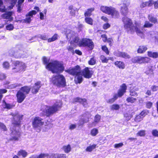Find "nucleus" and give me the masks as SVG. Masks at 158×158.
Instances as JSON below:
<instances>
[{"label":"nucleus","mask_w":158,"mask_h":158,"mask_svg":"<svg viewBox=\"0 0 158 158\" xmlns=\"http://www.w3.org/2000/svg\"><path fill=\"white\" fill-rule=\"evenodd\" d=\"M65 34H66L68 39H71L70 43V45L67 47V49L73 53H74V48L77 45L80 46H87L91 49L94 48V44L91 40L84 39L79 41L77 34L69 29H66Z\"/></svg>","instance_id":"f257e3e1"},{"label":"nucleus","mask_w":158,"mask_h":158,"mask_svg":"<svg viewBox=\"0 0 158 158\" xmlns=\"http://www.w3.org/2000/svg\"><path fill=\"white\" fill-rule=\"evenodd\" d=\"M12 116L13 119L12 121V125L10 128L11 133L10 135L11 137L7 139L8 140L17 141L20 137V133L19 130V126L20 124L21 120H22L23 115L18 113L13 114Z\"/></svg>","instance_id":"f03ea898"},{"label":"nucleus","mask_w":158,"mask_h":158,"mask_svg":"<svg viewBox=\"0 0 158 158\" xmlns=\"http://www.w3.org/2000/svg\"><path fill=\"white\" fill-rule=\"evenodd\" d=\"M46 69L53 73H60L63 72L64 67L63 64L59 61H54L49 63L46 66Z\"/></svg>","instance_id":"7ed1b4c3"},{"label":"nucleus","mask_w":158,"mask_h":158,"mask_svg":"<svg viewBox=\"0 0 158 158\" xmlns=\"http://www.w3.org/2000/svg\"><path fill=\"white\" fill-rule=\"evenodd\" d=\"M70 74L75 76L74 81L76 83H81L83 81L82 71L79 66L77 65L73 68L67 70Z\"/></svg>","instance_id":"20e7f679"},{"label":"nucleus","mask_w":158,"mask_h":158,"mask_svg":"<svg viewBox=\"0 0 158 158\" xmlns=\"http://www.w3.org/2000/svg\"><path fill=\"white\" fill-rule=\"evenodd\" d=\"M135 29L137 35L143 38L144 37L143 33L141 29L143 28H150L153 26V24L150 23L149 21H146L143 25L141 24L139 22H135Z\"/></svg>","instance_id":"39448f33"},{"label":"nucleus","mask_w":158,"mask_h":158,"mask_svg":"<svg viewBox=\"0 0 158 158\" xmlns=\"http://www.w3.org/2000/svg\"><path fill=\"white\" fill-rule=\"evenodd\" d=\"M51 81L54 85L59 87H64L66 85L65 78L61 74L53 76L51 79Z\"/></svg>","instance_id":"423d86ee"},{"label":"nucleus","mask_w":158,"mask_h":158,"mask_svg":"<svg viewBox=\"0 0 158 158\" xmlns=\"http://www.w3.org/2000/svg\"><path fill=\"white\" fill-rule=\"evenodd\" d=\"M61 105V102L59 101L56 102L52 106L48 107L45 106V110H44V114L48 116L50 114H53L60 108Z\"/></svg>","instance_id":"0eeeda50"},{"label":"nucleus","mask_w":158,"mask_h":158,"mask_svg":"<svg viewBox=\"0 0 158 158\" xmlns=\"http://www.w3.org/2000/svg\"><path fill=\"white\" fill-rule=\"evenodd\" d=\"M30 88L28 86L22 87L17 94V101L19 103L22 102L26 97V95L29 92Z\"/></svg>","instance_id":"6e6552de"},{"label":"nucleus","mask_w":158,"mask_h":158,"mask_svg":"<svg viewBox=\"0 0 158 158\" xmlns=\"http://www.w3.org/2000/svg\"><path fill=\"white\" fill-rule=\"evenodd\" d=\"M127 89V87L126 85L124 84H123L119 89L118 94H114L113 98L107 100V102L110 104L113 103L118 97H120L124 94L126 92Z\"/></svg>","instance_id":"1a4fd4ad"},{"label":"nucleus","mask_w":158,"mask_h":158,"mask_svg":"<svg viewBox=\"0 0 158 158\" xmlns=\"http://www.w3.org/2000/svg\"><path fill=\"white\" fill-rule=\"evenodd\" d=\"M12 64V66L14 67L12 69L13 72H14L24 71L26 68V64L20 61H14Z\"/></svg>","instance_id":"9d476101"},{"label":"nucleus","mask_w":158,"mask_h":158,"mask_svg":"<svg viewBox=\"0 0 158 158\" xmlns=\"http://www.w3.org/2000/svg\"><path fill=\"white\" fill-rule=\"evenodd\" d=\"M122 20L124 24V27L128 30V31H130L131 32L135 31L134 27L135 23L132 26V23L131 19L127 17H124L122 19Z\"/></svg>","instance_id":"9b49d317"},{"label":"nucleus","mask_w":158,"mask_h":158,"mask_svg":"<svg viewBox=\"0 0 158 158\" xmlns=\"http://www.w3.org/2000/svg\"><path fill=\"white\" fill-rule=\"evenodd\" d=\"M32 125L35 129L38 130V131H40V128L44 124L43 119L39 117H35L33 120Z\"/></svg>","instance_id":"f8f14e48"},{"label":"nucleus","mask_w":158,"mask_h":158,"mask_svg":"<svg viewBox=\"0 0 158 158\" xmlns=\"http://www.w3.org/2000/svg\"><path fill=\"white\" fill-rule=\"evenodd\" d=\"M131 61L134 63L139 64L148 63L150 61V59L147 57L136 56L132 58Z\"/></svg>","instance_id":"ddd939ff"},{"label":"nucleus","mask_w":158,"mask_h":158,"mask_svg":"<svg viewBox=\"0 0 158 158\" xmlns=\"http://www.w3.org/2000/svg\"><path fill=\"white\" fill-rule=\"evenodd\" d=\"M93 72L92 70H89L88 68H86L83 69L82 72V76L87 78L91 77Z\"/></svg>","instance_id":"4468645a"},{"label":"nucleus","mask_w":158,"mask_h":158,"mask_svg":"<svg viewBox=\"0 0 158 158\" xmlns=\"http://www.w3.org/2000/svg\"><path fill=\"white\" fill-rule=\"evenodd\" d=\"M114 7L110 6H102L101 7V10L103 13L110 15Z\"/></svg>","instance_id":"2eb2a0df"},{"label":"nucleus","mask_w":158,"mask_h":158,"mask_svg":"<svg viewBox=\"0 0 158 158\" xmlns=\"http://www.w3.org/2000/svg\"><path fill=\"white\" fill-rule=\"evenodd\" d=\"M74 102L81 103L85 107H87L88 106V104L86 99H82L79 98H77L74 99Z\"/></svg>","instance_id":"dca6fc26"},{"label":"nucleus","mask_w":158,"mask_h":158,"mask_svg":"<svg viewBox=\"0 0 158 158\" xmlns=\"http://www.w3.org/2000/svg\"><path fill=\"white\" fill-rule=\"evenodd\" d=\"M129 3H128L127 4L124 3L121 6V11L123 15H127L128 12L127 6L129 5Z\"/></svg>","instance_id":"f3484780"},{"label":"nucleus","mask_w":158,"mask_h":158,"mask_svg":"<svg viewBox=\"0 0 158 158\" xmlns=\"http://www.w3.org/2000/svg\"><path fill=\"white\" fill-rule=\"evenodd\" d=\"M41 87L40 82V81L37 82L35 84L34 86L32 89V92L33 94H35L37 93L39 88Z\"/></svg>","instance_id":"a211bd4d"},{"label":"nucleus","mask_w":158,"mask_h":158,"mask_svg":"<svg viewBox=\"0 0 158 158\" xmlns=\"http://www.w3.org/2000/svg\"><path fill=\"white\" fill-rule=\"evenodd\" d=\"M2 106L5 109H10L14 107L15 105L13 103L10 104L6 103L5 100H3L2 102Z\"/></svg>","instance_id":"6ab92c4d"},{"label":"nucleus","mask_w":158,"mask_h":158,"mask_svg":"<svg viewBox=\"0 0 158 158\" xmlns=\"http://www.w3.org/2000/svg\"><path fill=\"white\" fill-rule=\"evenodd\" d=\"M12 12H8L2 15V17L5 19H8L10 21H12L13 18L11 16L12 15Z\"/></svg>","instance_id":"aec40b11"},{"label":"nucleus","mask_w":158,"mask_h":158,"mask_svg":"<svg viewBox=\"0 0 158 158\" xmlns=\"http://www.w3.org/2000/svg\"><path fill=\"white\" fill-rule=\"evenodd\" d=\"M153 67L149 65L146 68L144 73L150 76L153 74Z\"/></svg>","instance_id":"412c9836"},{"label":"nucleus","mask_w":158,"mask_h":158,"mask_svg":"<svg viewBox=\"0 0 158 158\" xmlns=\"http://www.w3.org/2000/svg\"><path fill=\"white\" fill-rule=\"evenodd\" d=\"M115 55L117 56L125 58H130L129 56L125 52H115Z\"/></svg>","instance_id":"4be33fe9"},{"label":"nucleus","mask_w":158,"mask_h":158,"mask_svg":"<svg viewBox=\"0 0 158 158\" xmlns=\"http://www.w3.org/2000/svg\"><path fill=\"white\" fill-rule=\"evenodd\" d=\"M110 15L111 16L112 18H117L119 16V12L114 8H113Z\"/></svg>","instance_id":"5701e85b"},{"label":"nucleus","mask_w":158,"mask_h":158,"mask_svg":"<svg viewBox=\"0 0 158 158\" xmlns=\"http://www.w3.org/2000/svg\"><path fill=\"white\" fill-rule=\"evenodd\" d=\"M34 9L35 10H32V11L29 12L27 14V16H30L32 17L33 15H35L37 12L40 11L39 8L37 6L35 7Z\"/></svg>","instance_id":"b1692460"},{"label":"nucleus","mask_w":158,"mask_h":158,"mask_svg":"<svg viewBox=\"0 0 158 158\" xmlns=\"http://www.w3.org/2000/svg\"><path fill=\"white\" fill-rule=\"evenodd\" d=\"M48 156V154L41 153L39 155H33L29 158H44Z\"/></svg>","instance_id":"393cba45"},{"label":"nucleus","mask_w":158,"mask_h":158,"mask_svg":"<svg viewBox=\"0 0 158 158\" xmlns=\"http://www.w3.org/2000/svg\"><path fill=\"white\" fill-rule=\"evenodd\" d=\"M153 0H149L148 1L142 3L140 5L141 8H143L146 6H150L153 4Z\"/></svg>","instance_id":"a878e982"},{"label":"nucleus","mask_w":158,"mask_h":158,"mask_svg":"<svg viewBox=\"0 0 158 158\" xmlns=\"http://www.w3.org/2000/svg\"><path fill=\"white\" fill-rule=\"evenodd\" d=\"M148 55L149 57L154 58H158V52L148 51Z\"/></svg>","instance_id":"bb28decb"},{"label":"nucleus","mask_w":158,"mask_h":158,"mask_svg":"<svg viewBox=\"0 0 158 158\" xmlns=\"http://www.w3.org/2000/svg\"><path fill=\"white\" fill-rule=\"evenodd\" d=\"M138 90V88L137 87H134L132 89H131L130 90V95L131 96H137L138 94L136 91Z\"/></svg>","instance_id":"cd10ccee"},{"label":"nucleus","mask_w":158,"mask_h":158,"mask_svg":"<svg viewBox=\"0 0 158 158\" xmlns=\"http://www.w3.org/2000/svg\"><path fill=\"white\" fill-rule=\"evenodd\" d=\"M147 49V48L144 46H139L137 50V52L139 53H143L145 52Z\"/></svg>","instance_id":"c85d7f7f"},{"label":"nucleus","mask_w":158,"mask_h":158,"mask_svg":"<svg viewBox=\"0 0 158 158\" xmlns=\"http://www.w3.org/2000/svg\"><path fill=\"white\" fill-rule=\"evenodd\" d=\"M115 65L120 69H124L125 68L124 63L120 61H117L115 62Z\"/></svg>","instance_id":"c756f323"},{"label":"nucleus","mask_w":158,"mask_h":158,"mask_svg":"<svg viewBox=\"0 0 158 158\" xmlns=\"http://www.w3.org/2000/svg\"><path fill=\"white\" fill-rule=\"evenodd\" d=\"M27 153L25 150H21L19 151L17 153L18 156H22L23 157H26L27 155Z\"/></svg>","instance_id":"7c9ffc66"},{"label":"nucleus","mask_w":158,"mask_h":158,"mask_svg":"<svg viewBox=\"0 0 158 158\" xmlns=\"http://www.w3.org/2000/svg\"><path fill=\"white\" fill-rule=\"evenodd\" d=\"M120 108L119 105L118 104H113L110 106V109L111 110H118Z\"/></svg>","instance_id":"2f4dec72"},{"label":"nucleus","mask_w":158,"mask_h":158,"mask_svg":"<svg viewBox=\"0 0 158 158\" xmlns=\"http://www.w3.org/2000/svg\"><path fill=\"white\" fill-rule=\"evenodd\" d=\"M69 10L70 15L72 16H74L75 15V10L72 6L69 7Z\"/></svg>","instance_id":"473e14b6"},{"label":"nucleus","mask_w":158,"mask_h":158,"mask_svg":"<svg viewBox=\"0 0 158 158\" xmlns=\"http://www.w3.org/2000/svg\"><path fill=\"white\" fill-rule=\"evenodd\" d=\"M98 129L96 128H94L91 130L90 134L92 136H95L98 134Z\"/></svg>","instance_id":"72a5a7b5"},{"label":"nucleus","mask_w":158,"mask_h":158,"mask_svg":"<svg viewBox=\"0 0 158 158\" xmlns=\"http://www.w3.org/2000/svg\"><path fill=\"white\" fill-rule=\"evenodd\" d=\"M148 19L150 21L155 23L157 22V19L156 18L150 15H149L148 16Z\"/></svg>","instance_id":"f704fd0d"},{"label":"nucleus","mask_w":158,"mask_h":158,"mask_svg":"<svg viewBox=\"0 0 158 158\" xmlns=\"http://www.w3.org/2000/svg\"><path fill=\"white\" fill-rule=\"evenodd\" d=\"M94 10V8H90L87 10L85 13V16H90L91 15V12Z\"/></svg>","instance_id":"c9c22d12"},{"label":"nucleus","mask_w":158,"mask_h":158,"mask_svg":"<svg viewBox=\"0 0 158 158\" xmlns=\"http://www.w3.org/2000/svg\"><path fill=\"white\" fill-rule=\"evenodd\" d=\"M136 100V98H134L132 97H129L126 99V101L128 102H130L131 103L135 102Z\"/></svg>","instance_id":"e433bc0d"},{"label":"nucleus","mask_w":158,"mask_h":158,"mask_svg":"<svg viewBox=\"0 0 158 158\" xmlns=\"http://www.w3.org/2000/svg\"><path fill=\"white\" fill-rule=\"evenodd\" d=\"M58 35L56 34H55L51 38H49L48 39V42H51L52 41H53L56 39H57Z\"/></svg>","instance_id":"4c0bfd02"},{"label":"nucleus","mask_w":158,"mask_h":158,"mask_svg":"<svg viewBox=\"0 0 158 158\" xmlns=\"http://www.w3.org/2000/svg\"><path fill=\"white\" fill-rule=\"evenodd\" d=\"M96 147V145L94 144L89 146L86 148V151L87 152H90L95 148Z\"/></svg>","instance_id":"58836bf2"},{"label":"nucleus","mask_w":158,"mask_h":158,"mask_svg":"<svg viewBox=\"0 0 158 158\" xmlns=\"http://www.w3.org/2000/svg\"><path fill=\"white\" fill-rule=\"evenodd\" d=\"M63 150L66 153H69L70 151L71 148L70 145H68L63 147Z\"/></svg>","instance_id":"ea45409f"},{"label":"nucleus","mask_w":158,"mask_h":158,"mask_svg":"<svg viewBox=\"0 0 158 158\" xmlns=\"http://www.w3.org/2000/svg\"><path fill=\"white\" fill-rule=\"evenodd\" d=\"M85 21L87 23L92 25L93 24V20L91 18L87 17L85 18Z\"/></svg>","instance_id":"a19ab883"},{"label":"nucleus","mask_w":158,"mask_h":158,"mask_svg":"<svg viewBox=\"0 0 158 158\" xmlns=\"http://www.w3.org/2000/svg\"><path fill=\"white\" fill-rule=\"evenodd\" d=\"M26 18L23 20V22H25L27 23H30L31 21V18L30 16H27V14L26 15Z\"/></svg>","instance_id":"79ce46f5"},{"label":"nucleus","mask_w":158,"mask_h":158,"mask_svg":"<svg viewBox=\"0 0 158 158\" xmlns=\"http://www.w3.org/2000/svg\"><path fill=\"white\" fill-rule=\"evenodd\" d=\"M100 59L102 62L107 63L108 62V60L111 59V58L110 57L108 59H107L105 56L102 55L100 56Z\"/></svg>","instance_id":"37998d69"},{"label":"nucleus","mask_w":158,"mask_h":158,"mask_svg":"<svg viewBox=\"0 0 158 158\" xmlns=\"http://www.w3.org/2000/svg\"><path fill=\"white\" fill-rule=\"evenodd\" d=\"M11 4V5L9 6V9H11L15 5L17 0H9Z\"/></svg>","instance_id":"c03bdc74"},{"label":"nucleus","mask_w":158,"mask_h":158,"mask_svg":"<svg viewBox=\"0 0 158 158\" xmlns=\"http://www.w3.org/2000/svg\"><path fill=\"white\" fill-rule=\"evenodd\" d=\"M24 0H19L18 3V11L19 12H20L21 10V4L24 2Z\"/></svg>","instance_id":"a18cd8bd"},{"label":"nucleus","mask_w":158,"mask_h":158,"mask_svg":"<svg viewBox=\"0 0 158 158\" xmlns=\"http://www.w3.org/2000/svg\"><path fill=\"white\" fill-rule=\"evenodd\" d=\"M10 66V64L8 62L5 61L2 64L3 67L4 69H8L9 68Z\"/></svg>","instance_id":"49530a36"},{"label":"nucleus","mask_w":158,"mask_h":158,"mask_svg":"<svg viewBox=\"0 0 158 158\" xmlns=\"http://www.w3.org/2000/svg\"><path fill=\"white\" fill-rule=\"evenodd\" d=\"M0 6L2 8H0V11L3 12L5 11V7L3 6V3L2 0H0Z\"/></svg>","instance_id":"de8ad7c7"},{"label":"nucleus","mask_w":158,"mask_h":158,"mask_svg":"<svg viewBox=\"0 0 158 158\" xmlns=\"http://www.w3.org/2000/svg\"><path fill=\"white\" fill-rule=\"evenodd\" d=\"M145 135V131L144 130H141L139 131L137 134V136H144Z\"/></svg>","instance_id":"09e8293b"},{"label":"nucleus","mask_w":158,"mask_h":158,"mask_svg":"<svg viewBox=\"0 0 158 158\" xmlns=\"http://www.w3.org/2000/svg\"><path fill=\"white\" fill-rule=\"evenodd\" d=\"M88 63L90 65H94L96 63V60L94 57L92 58L89 61Z\"/></svg>","instance_id":"8fccbe9b"},{"label":"nucleus","mask_w":158,"mask_h":158,"mask_svg":"<svg viewBox=\"0 0 158 158\" xmlns=\"http://www.w3.org/2000/svg\"><path fill=\"white\" fill-rule=\"evenodd\" d=\"M149 113L148 110H144L142 112L139 114L143 118L145 116L147 115Z\"/></svg>","instance_id":"3c124183"},{"label":"nucleus","mask_w":158,"mask_h":158,"mask_svg":"<svg viewBox=\"0 0 158 158\" xmlns=\"http://www.w3.org/2000/svg\"><path fill=\"white\" fill-rule=\"evenodd\" d=\"M0 128L3 131H6L7 130V129L5 125L1 123H0Z\"/></svg>","instance_id":"603ef678"},{"label":"nucleus","mask_w":158,"mask_h":158,"mask_svg":"<svg viewBox=\"0 0 158 158\" xmlns=\"http://www.w3.org/2000/svg\"><path fill=\"white\" fill-rule=\"evenodd\" d=\"M82 117L83 118H81V119L79 121V124L80 125H82L84 123H86L88 121L87 118H84L83 117Z\"/></svg>","instance_id":"864d4df0"},{"label":"nucleus","mask_w":158,"mask_h":158,"mask_svg":"<svg viewBox=\"0 0 158 158\" xmlns=\"http://www.w3.org/2000/svg\"><path fill=\"white\" fill-rule=\"evenodd\" d=\"M57 154L52 153L48 154V156L46 157L47 158H57Z\"/></svg>","instance_id":"5fc2aeb1"},{"label":"nucleus","mask_w":158,"mask_h":158,"mask_svg":"<svg viewBox=\"0 0 158 158\" xmlns=\"http://www.w3.org/2000/svg\"><path fill=\"white\" fill-rule=\"evenodd\" d=\"M143 118L139 115H137L135 118V121L137 122H139L141 121Z\"/></svg>","instance_id":"6e6d98bb"},{"label":"nucleus","mask_w":158,"mask_h":158,"mask_svg":"<svg viewBox=\"0 0 158 158\" xmlns=\"http://www.w3.org/2000/svg\"><path fill=\"white\" fill-rule=\"evenodd\" d=\"M102 49L107 54H109V51L108 48L106 46H103L102 47Z\"/></svg>","instance_id":"4d7b16f0"},{"label":"nucleus","mask_w":158,"mask_h":158,"mask_svg":"<svg viewBox=\"0 0 158 158\" xmlns=\"http://www.w3.org/2000/svg\"><path fill=\"white\" fill-rule=\"evenodd\" d=\"M101 118V116L100 115L97 114L96 115L94 118V122L96 123H98Z\"/></svg>","instance_id":"13d9d810"},{"label":"nucleus","mask_w":158,"mask_h":158,"mask_svg":"<svg viewBox=\"0 0 158 158\" xmlns=\"http://www.w3.org/2000/svg\"><path fill=\"white\" fill-rule=\"evenodd\" d=\"M110 25L109 24L108 22L103 24V28L106 30L109 28H110Z\"/></svg>","instance_id":"bf43d9fd"},{"label":"nucleus","mask_w":158,"mask_h":158,"mask_svg":"<svg viewBox=\"0 0 158 158\" xmlns=\"http://www.w3.org/2000/svg\"><path fill=\"white\" fill-rule=\"evenodd\" d=\"M14 28V26L12 24L8 25L6 26V29L9 30H12Z\"/></svg>","instance_id":"052dcab7"},{"label":"nucleus","mask_w":158,"mask_h":158,"mask_svg":"<svg viewBox=\"0 0 158 158\" xmlns=\"http://www.w3.org/2000/svg\"><path fill=\"white\" fill-rule=\"evenodd\" d=\"M39 37L41 39L44 40H46L47 39L48 40V37L45 35H40V36H39Z\"/></svg>","instance_id":"680f3d73"},{"label":"nucleus","mask_w":158,"mask_h":158,"mask_svg":"<svg viewBox=\"0 0 158 158\" xmlns=\"http://www.w3.org/2000/svg\"><path fill=\"white\" fill-rule=\"evenodd\" d=\"M123 145V143H120L117 144H115L114 145V147L115 148H118L121 147Z\"/></svg>","instance_id":"e2e57ef3"},{"label":"nucleus","mask_w":158,"mask_h":158,"mask_svg":"<svg viewBox=\"0 0 158 158\" xmlns=\"http://www.w3.org/2000/svg\"><path fill=\"white\" fill-rule=\"evenodd\" d=\"M152 133L153 136L158 137V131L157 130H152Z\"/></svg>","instance_id":"0e129e2a"},{"label":"nucleus","mask_w":158,"mask_h":158,"mask_svg":"<svg viewBox=\"0 0 158 158\" xmlns=\"http://www.w3.org/2000/svg\"><path fill=\"white\" fill-rule=\"evenodd\" d=\"M43 60L44 63L45 64H47L49 61V59L45 57H44Z\"/></svg>","instance_id":"69168bd1"},{"label":"nucleus","mask_w":158,"mask_h":158,"mask_svg":"<svg viewBox=\"0 0 158 158\" xmlns=\"http://www.w3.org/2000/svg\"><path fill=\"white\" fill-rule=\"evenodd\" d=\"M57 158H66V156L65 154H57Z\"/></svg>","instance_id":"338daca9"},{"label":"nucleus","mask_w":158,"mask_h":158,"mask_svg":"<svg viewBox=\"0 0 158 158\" xmlns=\"http://www.w3.org/2000/svg\"><path fill=\"white\" fill-rule=\"evenodd\" d=\"M101 37L102 38V40L104 42H106V41L107 37L106 35L104 34L101 35Z\"/></svg>","instance_id":"774afa93"}]
</instances>
